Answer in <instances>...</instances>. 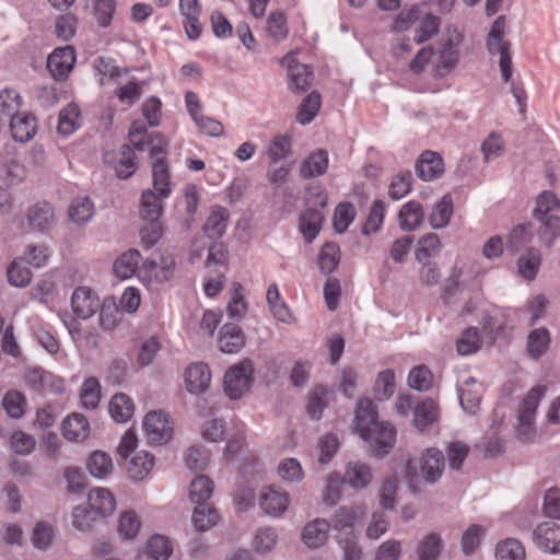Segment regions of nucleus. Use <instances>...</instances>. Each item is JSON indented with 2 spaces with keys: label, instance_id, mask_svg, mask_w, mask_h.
<instances>
[{
  "label": "nucleus",
  "instance_id": "obj_48",
  "mask_svg": "<svg viewBox=\"0 0 560 560\" xmlns=\"http://www.w3.org/2000/svg\"><path fill=\"white\" fill-rule=\"evenodd\" d=\"M412 175L409 171H400L393 176L389 187L388 196L394 200H399L407 196L411 190Z\"/></svg>",
  "mask_w": 560,
  "mask_h": 560
},
{
  "label": "nucleus",
  "instance_id": "obj_59",
  "mask_svg": "<svg viewBox=\"0 0 560 560\" xmlns=\"http://www.w3.org/2000/svg\"><path fill=\"white\" fill-rule=\"evenodd\" d=\"M93 209L90 198H78L72 201L69 208V217L73 222L85 223L92 218Z\"/></svg>",
  "mask_w": 560,
  "mask_h": 560
},
{
  "label": "nucleus",
  "instance_id": "obj_20",
  "mask_svg": "<svg viewBox=\"0 0 560 560\" xmlns=\"http://www.w3.org/2000/svg\"><path fill=\"white\" fill-rule=\"evenodd\" d=\"M330 524L324 518L308 522L302 530V540L308 548L323 546L329 535Z\"/></svg>",
  "mask_w": 560,
  "mask_h": 560
},
{
  "label": "nucleus",
  "instance_id": "obj_29",
  "mask_svg": "<svg viewBox=\"0 0 560 560\" xmlns=\"http://www.w3.org/2000/svg\"><path fill=\"white\" fill-rule=\"evenodd\" d=\"M89 504L92 511L106 516L116 509V501L112 492L105 488H95L89 493Z\"/></svg>",
  "mask_w": 560,
  "mask_h": 560
},
{
  "label": "nucleus",
  "instance_id": "obj_46",
  "mask_svg": "<svg viewBox=\"0 0 560 560\" xmlns=\"http://www.w3.org/2000/svg\"><path fill=\"white\" fill-rule=\"evenodd\" d=\"M141 528L139 516L133 511H126L118 518L117 530L122 539H133Z\"/></svg>",
  "mask_w": 560,
  "mask_h": 560
},
{
  "label": "nucleus",
  "instance_id": "obj_36",
  "mask_svg": "<svg viewBox=\"0 0 560 560\" xmlns=\"http://www.w3.org/2000/svg\"><path fill=\"white\" fill-rule=\"evenodd\" d=\"M541 264V254L536 248H529L517 260L520 275L527 281L536 278Z\"/></svg>",
  "mask_w": 560,
  "mask_h": 560
},
{
  "label": "nucleus",
  "instance_id": "obj_1",
  "mask_svg": "<svg viewBox=\"0 0 560 560\" xmlns=\"http://www.w3.org/2000/svg\"><path fill=\"white\" fill-rule=\"evenodd\" d=\"M355 430L369 444L371 453L383 457L396 443V430L386 421L377 420V411L371 399H361L355 411Z\"/></svg>",
  "mask_w": 560,
  "mask_h": 560
},
{
  "label": "nucleus",
  "instance_id": "obj_50",
  "mask_svg": "<svg viewBox=\"0 0 560 560\" xmlns=\"http://www.w3.org/2000/svg\"><path fill=\"white\" fill-rule=\"evenodd\" d=\"M319 108L320 95L317 92H312L301 103L296 114V120L302 125L310 124L317 115Z\"/></svg>",
  "mask_w": 560,
  "mask_h": 560
},
{
  "label": "nucleus",
  "instance_id": "obj_10",
  "mask_svg": "<svg viewBox=\"0 0 560 560\" xmlns=\"http://www.w3.org/2000/svg\"><path fill=\"white\" fill-rule=\"evenodd\" d=\"M74 63L75 51L71 46L56 48L47 59V68L52 78L58 81L68 78Z\"/></svg>",
  "mask_w": 560,
  "mask_h": 560
},
{
  "label": "nucleus",
  "instance_id": "obj_18",
  "mask_svg": "<svg viewBox=\"0 0 560 560\" xmlns=\"http://www.w3.org/2000/svg\"><path fill=\"white\" fill-rule=\"evenodd\" d=\"M329 165L327 150L317 149L312 151L300 165V175L303 178H313L324 175Z\"/></svg>",
  "mask_w": 560,
  "mask_h": 560
},
{
  "label": "nucleus",
  "instance_id": "obj_47",
  "mask_svg": "<svg viewBox=\"0 0 560 560\" xmlns=\"http://www.w3.org/2000/svg\"><path fill=\"white\" fill-rule=\"evenodd\" d=\"M495 557L498 560H525V548L521 541L508 538L498 544Z\"/></svg>",
  "mask_w": 560,
  "mask_h": 560
},
{
  "label": "nucleus",
  "instance_id": "obj_17",
  "mask_svg": "<svg viewBox=\"0 0 560 560\" xmlns=\"http://www.w3.org/2000/svg\"><path fill=\"white\" fill-rule=\"evenodd\" d=\"M416 173L422 180H433L444 173L442 156L433 151H424L416 163Z\"/></svg>",
  "mask_w": 560,
  "mask_h": 560
},
{
  "label": "nucleus",
  "instance_id": "obj_25",
  "mask_svg": "<svg viewBox=\"0 0 560 560\" xmlns=\"http://www.w3.org/2000/svg\"><path fill=\"white\" fill-rule=\"evenodd\" d=\"M323 213L319 209L308 207L300 217V232L302 233L305 242H313L318 235L322 222Z\"/></svg>",
  "mask_w": 560,
  "mask_h": 560
},
{
  "label": "nucleus",
  "instance_id": "obj_23",
  "mask_svg": "<svg viewBox=\"0 0 560 560\" xmlns=\"http://www.w3.org/2000/svg\"><path fill=\"white\" fill-rule=\"evenodd\" d=\"M26 219L32 230L46 231L54 224V209L48 202H37L28 209Z\"/></svg>",
  "mask_w": 560,
  "mask_h": 560
},
{
  "label": "nucleus",
  "instance_id": "obj_64",
  "mask_svg": "<svg viewBox=\"0 0 560 560\" xmlns=\"http://www.w3.org/2000/svg\"><path fill=\"white\" fill-rule=\"evenodd\" d=\"M541 223L540 238L547 246H551L555 238L560 237V217L550 214L549 217L539 220Z\"/></svg>",
  "mask_w": 560,
  "mask_h": 560
},
{
  "label": "nucleus",
  "instance_id": "obj_43",
  "mask_svg": "<svg viewBox=\"0 0 560 560\" xmlns=\"http://www.w3.org/2000/svg\"><path fill=\"white\" fill-rule=\"evenodd\" d=\"M560 211V200L551 191H542L536 200L534 218L539 221Z\"/></svg>",
  "mask_w": 560,
  "mask_h": 560
},
{
  "label": "nucleus",
  "instance_id": "obj_49",
  "mask_svg": "<svg viewBox=\"0 0 560 560\" xmlns=\"http://www.w3.org/2000/svg\"><path fill=\"white\" fill-rule=\"evenodd\" d=\"M339 260V246L331 242L324 244L318 257V265L320 270L326 275L331 273L337 268Z\"/></svg>",
  "mask_w": 560,
  "mask_h": 560
},
{
  "label": "nucleus",
  "instance_id": "obj_33",
  "mask_svg": "<svg viewBox=\"0 0 560 560\" xmlns=\"http://www.w3.org/2000/svg\"><path fill=\"white\" fill-rule=\"evenodd\" d=\"M459 402L464 410L474 415L481 401V386L474 378L459 388Z\"/></svg>",
  "mask_w": 560,
  "mask_h": 560
},
{
  "label": "nucleus",
  "instance_id": "obj_56",
  "mask_svg": "<svg viewBox=\"0 0 560 560\" xmlns=\"http://www.w3.org/2000/svg\"><path fill=\"white\" fill-rule=\"evenodd\" d=\"M138 168V161L133 150L129 145L120 148V159L116 166L117 176L120 178L130 177Z\"/></svg>",
  "mask_w": 560,
  "mask_h": 560
},
{
  "label": "nucleus",
  "instance_id": "obj_55",
  "mask_svg": "<svg viewBox=\"0 0 560 560\" xmlns=\"http://www.w3.org/2000/svg\"><path fill=\"white\" fill-rule=\"evenodd\" d=\"M355 208L350 202H340L334 213V229L337 233H343L355 218Z\"/></svg>",
  "mask_w": 560,
  "mask_h": 560
},
{
  "label": "nucleus",
  "instance_id": "obj_31",
  "mask_svg": "<svg viewBox=\"0 0 560 560\" xmlns=\"http://www.w3.org/2000/svg\"><path fill=\"white\" fill-rule=\"evenodd\" d=\"M85 466L90 475L98 479L107 478L114 469L112 457L103 451L92 452Z\"/></svg>",
  "mask_w": 560,
  "mask_h": 560
},
{
  "label": "nucleus",
  "instance_id": "obj_15",
  "mask_svg": "<svg viewBox=\"0 0 560 560\" xmlns=\"http://www.w3.org/2000/svg\"><path fill=\"white\" fill-rule=\"evenodd\" d=\"M179 11L184 16V28L189 39H197L202 32L200 22L201 4L199 0H179Z\"/></svg>",
  "mask_w": 560,
  "mask_h": 560
},
{
  "label": "nucleus",
  "instance_id": "obj_8",
  "mask_svg": "<svg viewBox=\"0 0 560 560\" xmlns=\"http://www.w3.org/2000/svg\"><path fill=\"white\" fill-rule=\"evenodd\" d=\"M27 167L15 150L2 151L0 160V182L7 187H15L27 178Z\"/></svg>",
  "mask_w": 560,
  "mask_h": 560
},
{
  "label": "nucleus",
  "instance_id": "obj_19",
  "mask_svg": "<svg viewBox=\"0 0 560 560\" xmlns=\"http://www.w3.org/2000/svg\"><path fill=\"white\" fill-rule=\"evenodd\" d=\"M10 130L15 141L27 142L36 135L37 120L31 114L20 113L11 118Z\"/></svg>",
  "mask_w": 560,
  "mask_h": 560
},
{
  "label": "nucleus",
  "instance_id": "obj_61",
  "mask_svg": "<svg viewBox=\"0 0 560 560\" xmlns=\"http://www.w3.org/2000/svg\"><path fill=\"white\" fill-rule=\"evenodd\" d=\"M289 77L291 84L299 91H304L310 86L313 73L310 68L302 63H289Z\"/></svg>",
  "mask_w": 560,
  "mask_h": 560
},
{
  "label": "nucleus",
  "instance_id": "obj_16",
  "mask_svg": "<svg viewBox=\"0 0 560 560\" xmlns=\"http://www.w3.org/2000/svg\"><path fill=\"white\" fill-rule=\"evenodd\" d=\"M289 503V493L275 487H266L260 493L259 505L268 515H281L287 511Z\"/></svg>",
  "mask_w": 560,
  "mask_h": 560
},
{
  "label": "nucleus",
  "instance_id": "obj_42",
  "mask_svg": "<svg viewBox=\"0 0 560 560\" xmlns=\"http://www.w3.org/2000/svg\"><path fill=\"white\" fill-rule=\"evenodd\" d=\"M453 215V200L451 195H445L434 206L429 222L433 229L445 228Z\"/></svg>",
  "mask_w": 560,
  "mask_h": 560
},
{
  "label": "nucleus",
  "instance_id": "obj_2",
  "mask_svg": "<svg viewBox=\"0 0 560 560\" xmlns=\"http://www.w3.org/2000/svg\"><path fill=\"white\" fill-rule=\"evenodd\" d=\"M129 139L135 149L149 151L152 156H156L152 164L153 187L160 197L167 198L172 192L171 174L165 158L158 156L165 153L166 140L158 132L148 133L145 125L140 120L132 122Z\"/></svg>",
  "mask_w": 560,
  "mask_h": 560
},
{
  "label": "nucleus",
  "instance_id": "obj_24",
  "mask_svg": "<svg viewBox=\"0 0 560 560\" xmlns=\"http://www.w3.org/2000/svg\"><path fill=\"white\" fill-rule=\"evenodd\" d=\"M245 345L243 330L236 324H225L220 331L219 347L222 352L236 353Z\"/></svg>",
  "mask_w": 560,
  "mask_h": 560
},
{
  "label": "nucleus",
  "instance_id": "obj_41",
  "mask_svg": "<svg viewBox=\"0 0 560 560\" xmlns=\"http://www.w3.org/2000/svg\"><path fill=\"white\" fill-rule=\"evenodd\" d=\"M423 220V210L419 202L409 201L399 211V223L402 230H416Z\"/></svg>",
  "mask_w": 560,
  "mask_h": 560
},
{
  "label": "nucleus",
  "instance_id": "obj_13",
  "mask_svg": "<svg viewBox=\"0 0 560 560\" xmlns=\"http://www.w3.org/2000/svg\"><path fill=\"white\" fill-rule=\"evenodd\" d=\"M71 307L78 317L86 319L100 308V299L91 288L79 287L72 293Z\"/></svg>",
  "mask_w": 560,
  "mask_h": 560
},
{
  "label": "nucleus",
  "instance_id": "obj_39",
  "mask_svg": "<svg viewBox=\"0 0 560 560\" xmlns=\"http://www.w3.org/2000/svg\"><path fill=\"white\" fill-rule=\"evenodd\" d=\"M81 112L77 104H69L60 110L58 121V132L63 136L73 133L80 126Z\"/></svg>",
  "mask_w": 560,
  "mask_h": 560
},
{
  "label": "nucleus",
  "instance_id": "obj_12",
  "mask_svg": "<svg viewBox=\"0 0 560 560\" xmlns=\"http://www.w3.org/2000/svg\"><path fill=\"white\" fill-rule=\"evenodd\" d=\"M185 387L192 395L205 393L210 386L211 371L203 362L189 364L184 373Z\"/></svg>",
  "mask_w": 560,
  "mask_h": 560
},
{
  "label": "nucleus",
  "instance_id": "obj_44",
  "mask_svg": "<svg viewBox=\"0 0 560 560\" xmlns=\"http://www.w3.org/2000/svg\"><path fill=\"white\" fill-rule=\"evenodd\" d=\"M213 492L212 480L205 476H197L190 483L189 497L190 500L196 504H202L210 499Z\"/></svg>",
  "mask_w": 560,
  "mask_h": 560
},
{
  "label": "nucleus",
  "instance_id": "obj_52",
  "mask_svg": "<svg viewBox=\"0 0 560 560\" xmlns=\"http://www.w3.org/2000/svg\"><path fill=\"white\" fill-rule=\"evenodd\" d=\"M80 399L84 408L94 409L97 407L101 400V384L97 378L89 377L84 381Z\"/></svg>",
  "mask_w": 560,
  "mask_h": 560
},
{
  "label": "nucleus",
  "instance_id": "obj_58",
  "mask_svg": "<svg viewBox=\"0 0 560 560\" xmlns=\"http://www.w3.org/2000/svg\"><path fill=\"white\" fill-rule=\"evenodd\" d=\"M22 98L13 89H3L0 92V112L9 117L20 114Z\"/></svg>",
  "mask_w": 560,
  "mask_h": 560
},
{
  "label": "nucleus",
  "instance_id": "obj_57",
  "mask_svg": "<svg viewBox=\"0 0 560 560\" xmlns=\"http://www.w3.org/2000/svg\"><path fill=\"white\" fill-rule=\"evenodd\" d=\"M172 551L170 540L162 535H153L147 544V553L154 560H167Z\"/></svg>",
  "mask_w": 560,
  "mask_h": 560
},
{
  "label": "nucleus",
  "instance_id": "obj_37",
  "mask_svg": "<svg viewBox=\"0 0 560 560\" xmlns=\"http://www.w3.org/2000/svg\"><path fill=\"white\" fill-rule=\"evenodd\" d=\"M550 346V334L547 328L532 330L527 337V352L530 358L539 359Z\"/></svg>",
  "mask_w": 560,
  "mask_h": 560
},
{
  "label": "nucleus",
  "instance_id": "obj_27",
  "mask_svg": "<svg viewBox=\"0 0 560 560\" xmlns=\"http://www.w3.org/2000/svg\"><path fill=\"white\" fill-rule=\"evenodd\" d=\"M93 68L100 77L98 82L101 85L109 82L116 83L122 74L128 72L126 68L117 66L114 59L103 56L94 60Z\"/></svg>",
  "mask_w": 560,
  "mask_h": 560
},
{
  "label": "nucleus",
  "instance_id": "obj_9",
  "mask_svg": "<svg viewBox=\"0 0 560 560\" xmlns=\"http://www.w3.org/2000/svg\"><path fill=\"white\" fill-rule=\"evenodd\" d=\"M143 429L150 444L162 445L172 439L173 421L162 411H152L144 417Z\"/></svg>",
  "mask_w": 560,
  "mask_h": 560
},
{
  "label": "nucleus",
  "instance_id": "obj_62",
  "mask_svg": "<svg viewBox=\"0 0 560 560\" xmlns=\"http://www.w3.org/2000/svg\"><path fill=\"white\" fill-rule=\"evenodd\" d=\"M8 281L13 287H26L32 280V272L27 267L21 265V260L16 259L11 262L7 271Z\"/></svg>",
  "mask_w": 560,
  "mask_h": 560
},
{
  "label": "nucleus",
  "instance_id": "obj_30",
  "mask_svg": "<svg viewBox=\"0 0 560 560\" xmlns=\"http://www.w3.org/2000/svg\"><path fill=\"white\" fill-rule=\"evenodd\" d=\"M248 310V304L245 298V289L240 282H233L230 289V299L226 306V312L230 318L240 320Z\"/></svg>",
  "mask_w": 560,
  "mask_h": 560
},
{
  "label": "nucleus",
  "instance_id": "obj_63",
  "mask_svg": "<svg viewBox=\"0 0 560 560\" xmlns=\"http://www.w3.org/2000/svg\"><path fill=\"white\" fill-rule=\"evenodd\" d=\"M441 551V537L436 534H429L418 547L420 560H436Z\"/></svg>",
  "mask_w": 560,
  "mask_h": 560
},
{
  "label": "nucleus",
  "instance_id": "obj_34",
  "mask_svg": "<svg viewBox=\"0 0 560 560\" xmlns=\"http://www.w3.org/2000/svg\"><path fill=\"white\" fill-rule=\"evenodd\" d=\"M343 479L353 488H364L372 480V471L366 464L360 462L349 463Z\"/></svg>",
  "mask_w": 560,
  "mask_h": 560
},
{
  "label": "nucleus",
  "instance_id": "obj_3",
  "mask_svg": "<svg viewBox=\"0 0 560 560\" xmlns=\"http://www.w3.org/2000/svg\"><path fill=\"white\" fill-rule=\"evenodd\" d=\"M364 515L360 508H340L334 518V529L337 530L336 539L343 550V560H360L361 549L354 534L355 523Z\"/></svg>",
  "mask_w": 560,
  "mask_h": 560
},
{
  "label": "nucleus",
  "instance_id": "obj_51",
  "mask_svg": "<svg viewBox=\"0 0 560 560\" xmlns=\"http://www.w3.org/2000/svg\"><path fill=\"white\" fill-rule=\"evenodd\" d=\"M219 514L217 510L202 504H197L192 513V523L198 530H208L217 524Z\"/></svg>",
  "mask_w": 560,
  "mask_h": 560
},
{
  "label": "nucleus",
  "instance_id": "obj_60",
  "mask_svg": "<svg viewBox=\"0 0 560 560\" xmlns=\"http://www.w3.org/2000/svg\"><path fill=\"white\" fill-rule=\"evenodd\" d=\"M432 380V373L425 365L415 366L408 375L409 386L420 392L430 389Z\"/></svg>",
  "mask_w": 560,
  "mask_h": 560
},
{
  "label": "nucleus",
  "instance_id": "obj_40",
  "mask_svg": "<svg viewBox=\"0 0 560 560\" xmlns=\"http://www.w3.org/2000/svg\"><path fill=\"white\" fill-rule=\"evenodd\" d=\"M109 413L116 422H127L133 415V402L125 394H116L109 401Z\"/></svg>",
  "mask_w": 560,
  "mask_h": 560
},
{
  "label": "nucleus",
  "instance_id": "obj_28",
  "mask_svg": "<svg viewBox=\"0 0 560 560\" xmlns=\"http://www.w3.org/2000/svg\"><path fill=\"white\" fill-rule=\"evenodd\" d=\"M141 260V255L137 249H129L128 252L121 254L114 262V272L115 275L125 280L131 278L133 275L139 276V266Z\"/></svg>",
  "mask_w": 560,
  "mask_h": 560
},
{
  "label": "nucleus",
  "instance_id": "obj_7",
  "mask_svg": "<svg viewBox=\"0 0 560 560\" xmlns=\"http://www.w3.org/2000/svg\"><path fill=\"white\" fill-rule=\"evenodd\" d=\"M176 262L171 254H162L159 260L147 259L139 269V279L147 285L160 284L173 279Z\"/></svg>",
  "mask_w": 560,
  "mask_h": 560
},
{
  "label": "nucleus",
  "instance_id": "obj_6",
  "mask_svg": "<svg viewBox=\"0 0 560 560\" xmlns=\"http://www.w3.org/2000/svg\"><path fill=\"white\" fill-rule=\"evenodd\" d=\"M254 366L249 360L231 366L224 375V392L231 399H240L252 386Z\"/></svg>",
  "mask_w": 560,
  "mask_h": 560
},
{
  "label": "nucleus",
  "instance_id": "obj_14",
  "mask_svg": "<svg viewBox=\"0 0 560 560\" xmlns=\"http://www.w3.org/2000/svg\"><path fill=\"white\" fill-rule=\"evenodd\" d=\"M445 458L442 451L430 447L427 448L420 457V471L424 480L434 483L436 482L444 470Z\"/></svg>",
  "mask_w": 560,
  "mask_h": 560
},
{
  "label": "nucleus",
  "instance_id": "obj_11",
  "mask_svg": "<svg viewBox=\"0 0 560 560\" xmlns=\"http://www.w3.org/2000/svg\"><path fill=\"white\" fill-rule=\"evenodd\" d=\"M535 545L549 553H560V525L555 522H544L534 529Z\"/></svg>",
  "mask_w": 560,
  "mask_h": 560
},
{
  "label": "nucleus",
  "instance_id": "obj_26",
  "mask_svg": "<svg viewBox=\"0 0 560 560\" xmlns=\"http://www.w3.org/2000/svg\"><path fill=\"white\" fill-rule=\"evenodd\" d=\"M266 300L272 316L279 322L290 324L293 322V314L287 303L282 300L278 285L271 283L266 293Z\"/></svg>",
  "mask_w": 560,
  "mask_h": 560
},
{
  "label": "nucleus",
  "instance_id": "obj_22",
  "mask_svg": "<svg viewBox=\"0 0 560 560\" xmlns=\"http://www.w3.org/2000/svg\"><path fill=\"white\" fill-rule=\"evenodd\" d=\"M439 416L438 402L432 398H427L415 407L413 424L419 431H424L438 422Z\"/></svg>",
  "mask_w": 560,
  "mask_h": 560
},
{
  "label": "nucleus",
  "instance_id": "obj_4",
  "mask_svg": "<svg viewBox=\"0 0 560 560\" xmlns=\"http://www.w3.org/2000/svg\"><path fill=\"white\" fill-rule=\"evenodd\" d=\"M505 18L499 16L491 26L487 39V47L491 55H500V70L504 82H509L512 77V56L511 44L504 39Z\"/></svg>",
  "mask_w": 560,
  "mask_h": 560
},
{
  "label": "nucleus",
  "instance_id": "obj_35",
  "mask_svg": "<svg viewBox=\"0 0 560 560\" xmlns=\"http://www.w3.org/2000/svg\"><path fill=\"white\" fill-rule=\"evenodd\" d=\"M154 466V457L149 452L140 451L130 459L128 474L132 480L144 479Z\"/></svg>",
  "mask_w": 560,
  "mask_h": 560
},
{
  "label": "nucleus",
  "instance_id": "obj_21",
  "mask_svg": "<svg viewBox=\"0 0 560 560\" xmlns=\"http://www.w3.org/2000/svg\"><path fill=\"white\" fill-rule=\"evenodd\" d=\"M90 434L88 419L81 413H71L62 422V435L71 442H82Z\"/></svg>",
  "mask_w": 560,
  "mask_h": 560
},
{
  "label": "nucleus",
  "instance_id": "obj_32",
  "mask_svg": "<svg viewBox=\"0 0 560 560\" xmlns=\"http://www.w3.org/2000/svg\"><path fill=\"white\" fill-rule=\"evenodd\" d=\"M229 211L220 206H215L211 209V212L203 226V232L209 238L221 237L228 225Z\"/></svg>",
  "mask_w": 560,
  "mask_h": 560
},
{
  "label": "nucleus",
  "instance_id": "obj_54",
  "mask_svg": "<svg viewBox=\"0 0 560 560\" xmlns=\"http://www.w3.org/2000/svg\"><path fill=\"white\" fill-rule=\"evenodd\" d=\"M395 388V372L390 369L380 372L374 386L375 397L380 400L388 399L394 394Z\"/></svg>",
  "mask_w": 560,
  "mask_h": 560
},
{
  "label": "nucleus",
  "instance_id": "obj_53",
  "mask_svg": "<svg viewBox=\"0 0 560 560\" xmlns=\"http://www.w3.org/2000/svg\"><path fill=\"white\" fill-rule=\"evenodd\" d=\"M2 406L9 417L19 419L25 412V396L19 390L11 389L4 395Z\"/></svg>",
  "mask_w": 560,
  "mask_h": 560
},
{
  "label": "nucleus",
  "instance_id": "obj_45",
  "mask_svg": "<svg viewBox=\"0 0 560 560\" xmlns=\"http://www.w3.org/2000/svg\"><path fill=\"white\" fill-rule=\"evenodd\" d=\"M481 337L476 327L465 329L456 342V350L460 355H469L481 347Z\"/></svg>",
  "mask_w": 560,
  "mask_h": 560
},
{
  "label": "nucleus",
  "instance_id": "obj_38",
  "mask_svg": "<svg viewBox=\"0 0 560 560\" xmlns=\"http://www.w3.org/2000/svg\"><path fill=\"white\" fill-rule=\"evenodd\" d=\"M162 197L153 192L152 190H145L141 197L140 217L144 221H159L162 211Z\"/></svg>",
  "mask_w": 560,
  "mask_h": 560
},
{
  "label": "nucleus",
  "instance_id": "obj_5",
  "mask_svg": "<svg viewBox=\"0 0 560 560\" xmlns=\"http://www.w3.org/2000/svg\"><path fill=\"white\" fill-rule=\"evenodd\" d=\"M545 394V385H537L533 387L524 398L518 409L517 434L524 441H529L534 434L533 423L536 410Z\"/></svg>",
  "mask_w": 560,
  "mask_h": 560
}]
</instances>
